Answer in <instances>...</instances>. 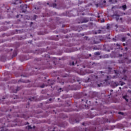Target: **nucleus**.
I'll return each instance as SVG.
<instances>
[{
	"instance_id": "obj_1",
	"label": "nucleus",
	"mask_w": 131,
	"mask_h": 131,
	"mask_svg": "<svg viewBox=\"0 0 131 131\" xmlns=\"http://www.w3.org/2000/svg\"><path fill=\"white\" fill-rule=\"evenodd\" d=\"M47 63L48 64H49V66H48L47 67H46V66L45 65H40V67L38 68H35V69H39V70H45V69H52V66H51L49 61H48Z\"/></svg>"
},
{
	"instance_id": "obj_2",
	"label": "nucleus",
	"mask_w": 131,
	"mask_h": 131,
	"mask_svg": "<svg viewBox=\"0 0 131 131\" xmlns=\"http://www.w3.org/2000/svg\"><path fill=\"white\" fill-rule=\"evenodd\" d=\"M101 41V39L99 36H95L94 38H92V40L91 41V43L92 45H96L97 43H100Z\"/></svg>"
},
{
	"instance_id": "obj_3",
	"label": "nucleus",
	"mask_w": 131,
	"mask_h": 131,
	"mask_svg": "<svg viewBox=\"0 0 131 131\" xmlns=\"http://www.w3.org/2000/svg\"><path fill=\"white\" fill-rule=\"evenodd\" d=\"M68 131H88L86 128H81L80 127H76L72 129H70Z\"/></svg>"
},
{
	"instance_id": "obj_4",
	"label": "nucleus",
	"mask_w": 131,
	"mask_h": 131,
	"mask_svg": "<svg viewBox=\"0 0 131 131\" xmlns=\"http://www.w3.org/2000/svg\"><path fill=\"white\" fill-rule=\"evenodd\" d=\"M98 78V77L97 76H96L95 75H92L91 77L88 79V81H93V82H97Z\"/></svg>"
},
{
	"instance_id": "obj_5",
	"label": "nucleus",
	"mask_w": 131,
	"mask_h": 131,
	"mask_svg": "<svg viewBox=\"0 0 131 131\" xmlns=\"http://www.w3.org/2000/svg\"><path fill=\"white\" fill-rule=\"evenodd\" d=\"M20 8L22 10L23 13H26V11H27V5L26 4L21 5L20 6Z\"/></svg>"
},
{
	"instance_id": "obj_6",
	"label": "nucleus",
	"mask_w": 131,
	"mask_h": 131,
	"mask_svg": "<svg viewBox=\"0 0 131 131\" xmlns=\"http://www.w3.org/2000/svg\"><path fill=\"white\" fill-rule=\"evenodd\" d=\"M113 18H114L116 19V21H118L119 20V17H120V15H119L117 13H115L112 16Z\"/></svg>"
},
{
	"instance_id": "obj_7",
	"label": "nucleus",
	"mask_w": 131,
	"mask_h": 131,
	"mask_svg": "<svg viewBox=\"0 0 131 131\" xmlns=\"http://www.w3.org/2000/svg\"><path fill=\"white\" fill-rule=\"evenodd\" d=\"M88 21L89 18L88 17H83L81 18L80 21H79L78 23H87Z\"/></svg>"
},
{
	"instance_id": "obj_8",
	"label": "nucleus",
	"mask_w": 131,
	"mask_h": 131,
	"mask_svg": "<svg viewBox=\"0 0 131 131\" xmlns=\"http://www.w3.org/2000/svg\"><path fill=\"white\" fill-rule=\"evenodd\" d=\"M29 100V101H37V99L36 98V97H31V98H26V101H27Z\"/></svg>"
},
{
	"instance_id": "obj_9",
	"label": "nucleus",
	"mask_w": 131,
	"mask_h": 131,
	"mask_svg": "<svg viewBox=\"0 0 131 131\" xmlns=\"http://www.w3.org/2000/svg\"><path fill=\"white\" fill-rule=\"evenodd\" d=\"M64 112H71L72 111H77L78 112V110L76 109V110H73L72 108H68L67 110H64Z\"/></svg>"
},
{
	"instance_id": "obj_10",
	"label": "nucleus",
	"mask_w": 131,
	"mask_h": 131,
	"mask_svg": "<svg viewBox=\"0 0 131 131\" xmlns=\"http://www.w3.org/2000/svg\"><path fill=\"white\" fill-rule=\"evenodd\" d=\"M69 122H70V123H72V124H74V123H78V122H79V120H78L77 119H75L74 120V121L72 122V120L70 119L69 120Z\"/></svg>"
},
{
	"instance_id": "obj_11",
	"label": "nucleus",
	"mask_w": 131,
	"mask_h": 131,
	"mask_svg": "<svg viewBox=\"0 0 131 131\" xmlns=\"http://www.w3.org/2000/svg\"><path fill=\"white\" fill-rule=\"evenodd\" d=\"M66 125H67V124H63V123H61V124H58V127H65V126H66Z\"/></svg>"
},
{
	"instance_id": "obj_12",
	"label": "nucleus",
	"mask_w": 131,
	"mask_h": 131,
	"mask_svg": "<svg viewBox=\"0 0 131 131\" xmlns=\"http://www.w3.org/2000/svg\"><path fill=\"white\" fill-rule=\"evenodd\" d=\"M89 116L90 118H94V116H96V113H91L90 115V114L88 115Z\"/></svg>"
},
{
	"instance_id": "obj_13",
	"label": "nucleus",
	"mask_w": 131,
	"mask_h": 131,
	"mask_svg": "<svg viewBox=\"0 0 131 131\" xmlns=\"http://www.w3.org/2000/svg\"><path fill=\"white\" fill-rule=\"evenodd\" d=\"M120 84H119L118 82H114L113 83V88H116V86H118V85H119Z\"/></svg>"
},
{
	"instance_id": "obj_14",
	"label": "nucleus",
	"mask_w": 131,
	"mask_h": 131,
	"mask_svg": "<svg viewBox=\"0 0 131 131\" xmlns=\"http://www.w3.org/2000/svg\"><path fill=\"white\" fill-rule=\"evenodd\" d=\"M1 128H2V129H1V131H9V129H7L6 128L4 127V126L1 127Z\"/></svg>"
},
{
	"instance_id": "obj_15",
	"label": "nucleus",
	"mask_w": 131,
	"mask_h": 131,
	"mask_svg": "<svg viewBox=\"0 0 131 131\" xmlns=\"http://www.w3.org/2000/svg\"><path fill=\"white\" fill-rule=\"evenodd\" d=\"M123 98L125 100L126 102H128V99H127V95H124L123 96Z\"/></svg>"
},
{
	"instance_id": "obj_16",
	"label": "nucleus",
	"mask_w": 131,
	"mask_h": 131,
	"mask_svg": "<svg viewBox=\"0 0 131 131\" xmlns=\"http://www.w3.org/2000/svg\"><path fill=\"white\" fill-rule=\"evenodd\" d=\"M20 90H21V88L17 87V89L13 91V93H17L18 92V91H20Z\"/></svg>"
},
{
	"instance_id": "obj_17",
	"label": "nucleus",
	"mask_w": 131,
	"mask_h": 131,
	"mask_svg": "<svg viewBox=\"0 0 131 131\" xmlns=\"http://www.w3.org/2000/svg\"><path fill=\"white\" fill-rule=\"evenodd\" d=\"M14 5H17V4H21V2H20V0H15V2H14Z\"/></svg>"
},
{
	"instance_id": "obj_18",
	"label": "nucleus",
	"mask_w": 131,
	"mask_h": 131,
	"mask_svg": "<svg viewBox=\"0 0 131 131\" xmlns=\"http://www.w3.org/2000/svg\"><path fill=\"white\" fill-rule=\"evenodd\" d=\"M122 79H123V80H127V76L126 75H124V76L123 77H122Z\"/></svg>"
},
{
	"instance_id": "obj_19",
	"label": "nucleus",
	"mask_w": 131,
	"mask_h": 131,
	"mask_svg": "<svg viewBox=\"0 0 131 131\" xmlns=\"http://www.w3.org/2000/svg\"><path fill=\"white\" fill-rule=\"evenodd\" d=\"M26 129H28V130H29V129H32V127H31V125H28V126L26 127Z\"/></svg>"
},
{
	"instance_id": "obj_20",
	"label": "nucleus",
	"mask_w": 131,
	"mask_h": 131,
	"mask_svg": "<svg viewBox=\"0 0 131 131\" xmlns=\"http://www.w3.org/2000/svg\"><path fill=\"white\" fill-rule=\"evenodd\" d=\"M17 56V51H14L13 54L12 55V58Z\"/></svg>"
},
{
	"instance_id": "obj_21",
	"label": "nucleus",
	"mask_w": 131,
	"mask_h": 131,
	"mask_svg": "<svg viewBox=\"0 0 131 131\" xmlns=\"http://www.w3.org/2000/svg\"><path fill=\"white\" fill-rule=\"evenodd\" d=\"M122 8L124 11H125L126 10V5H123Z\"/></svg>"
},
{
	"instance_id": "obj_22",
	"label": "nucleus",
	"mask_w": 131,
	"mask_h": 131,
	"mask_svg": "<svg viewBox=\"0 0 131 131\" xmlns=\"http://www.w3.org/2000/svg\"><path fill=\"white\" fill-rule=\"evenodd\" d=\"M50 7H53V8H56L57 7V4L55 3H53Z\"/></svg>"
},
{
	"instance_id": "obj_23",
	"label": "nucleus",
	"mask_w": 131,
	"mask_h": 131,
	"mask_svg": "<svg viewBox=\"0 0 131 131\" xmlns=\"http://www.w3.org/2000/svg\"><path fill=\"white\" fill-rule=\"evenodd\" d=\"M23 118H25V119H28L29 118V117L28 116H25V115H23Z\"/></svg>"
},
{
	"instance_id": "obj_24",
	"label": "nucleus",
	"mask_w": 131,
	"mask_h": 131,
	"mask_svg": "<svg viewBox=\"0 0 131 131\" xmlns=\"http://www.w3.org/2000/svg\"><path fill=\"white\" fill-rule=\"evenodd\" d=\"M100 53L99 52H97L94 53V55L95 56H100Z\"/></svg>"
},
{
	"instance_id": "obj_25",
	"label": "nucleus",
	"mask_w": 131,
	"mask_h": 131,
	"mask_svg": "<svg viewBox=\"0 0 131 131\" xmlns=\"http://www.w3.org/2000/svg\"><path fill=\"white\" fill-rule=\"evenodd\" d=\"M119 82L121 83H120V85H121L122 86V85H124V84H125V82H122V81H120Z\"/></svg>"
},
{
	"instance_id": "obj_26",
	"label": "nucleus",
	"mask_w": 131,
	"mask_h": 131,
	"mask_svg": "<svg viewBox=\"0 0 131 131\" xmlns=\"http://www.w3.org/2000/svg\"><path fill=\"white\" fill-rule=\"evenodd\" d=\"M45 58H47L48 59H50L51 57H50V55L46 54L45 56Z\"/></svg>"
},
{
	"instance_id": "obj_27",
	"label": "nucleus",
	"mask_w": 131,
	"mask_h": 131,
	"mask_svg": "<svg viewBox=\"0 0 131 131\" xmlns=\"http://www.w3.org/2000/svg\"><path fill=\"white\" fill-rule=\"evenodd\" d=\"M75 63H74V61H73L72 62H70V66H74Z\"/></svg>"
},
{
	"instance_id": "obj_28",
	"label": "nucleus",
	"mask_w": 131,
	"mask_h": 131,
	"mask_svg": "<svg viewBox=\"0 0 131 131\" xmlns=\"http://www.w3.org/2000/svg\"><path fill=\"white\" fill-rule=\"evenodd\" d=\"M20 82H25V81L23 80L22 79H20L18 80V83Z\"/></svg>"
},
{
	"instance_id": "obj_29",
	"label": "nucleus",
	"mask_w": 131,
	"mask_h": 131,
	"mask_svg": "<svg viewBox=\"0 0 131 131\" xmlns=\"http://www.w3.org/2000/svg\"><path fill=\"white\" fill-rule=\"evenodd\" d=\"M114 71H115V73L116 74V76H117V75H118V71L114 70Z\"/></svg>"
},
{
	"instance_id": "obj_30",
	"label": "nucleus",
	"mask_w": 131,
	"mask_h": 131,
	"mask_svg": "<svg viewBox=\"0 0 131 131\" xmlns=\"http://www.w3.org/2000/svg\"><path fill=\"white\" fill-rule=\"evenodd\" d=\"M36 18H37V15H34L33 17V20H35V19H36Z\"/></svg>"
},
{
	"instance_id": "obj_31",
	"label": "nucleus",
	"mask_w": 131,
	"mask_h": 131,
	"mask_svg": "<svg viewBox=\"0 0 131 131\" xmlns=\"http://www.w3.org/2000/svg\"><path fill=\"white\" fill-rule=\"evenodd\" d=\"M81 101L82 102H83V101H84L85 102L86 104V103H88V100H86V99H81Z\"/></svg>"
},
{
	"instance_id": "obj_32",
	"label": "nucleus",
	"mask_w": 131,
	"mask_h": 131,
	"mask_svg": "<svg viewBox=\"0 0 131 131\" xmlns=\"http://www.w3.org/2000/svg\"><path fill=\"white\" fill-rule=\"evenodd\" d=\"M122 41H125V37L122 38Z\"/></svg>"
},
{
	"instance_id": "obj_33",
	"label": "nucleus",
	"mask_w": 131,
	"mask_h": 131,
	"mask_svg": "<svg viewBox=\"0 0 131 131\" xmlns=\"http://www.w3.org/2000/svg\"><path fill=\"white\" fill-rule=\"evenodd\" d=\"M118 114H121V115H123V113L121 112H118Z\"/></svg>"
},
{
	"instance_id": "obj_34",
	"label": "nucleus",
	"mask_w": 131,
	"mask_h": 131,
	"mask_svg": "<svg viewBox=\"0 0 131 131\" xmlns=\"http://www.w3.org/2000/svg\"><path fill=\"white\" fill-rule=\"evenodd\" d=\"M97 85L98 87L102 86V83H101L100 84H98Z\"/></svg>"
},
{
	"instance_id": "obj_35",
	"label": "nucleus",
	"mask_w": 131,
	"mask_h": 131,
	"mask_svg": "<svg viewBox=\"0 0 131 131\" xmlns=\"http://www.w3.org/2000/svg\"><path fill=\"white\" fill-rule=\"evenodd\" d=\"M125 72H126V70L125 69L123 70V73H125Z\"/></svg>"
},
{
	"instance_id": "obj_36",
	"label": "nucleus",
	"mask_w": 131,
	"mask_h": 131,
	"mask_svg": "<svg viewBox=\"0 0 131 131\" xmlns=\"http://www.w3.org/2000/svg\"><path fill=\"white\" fill-rule=\"evenodd\" d=\"M105 22V20H104V19H102V20H101V23H103Z\"/></svg>"
},
{
	"instance_id": "obj_37",
	"label": "nucleus",
	"mask_w": 131,
	"mask_h": 131,
	"mask_svg": "<svg viewBox=\"0 0 131 131\" xmlns=\"http://www.w3.org/2000/svg\"><path fill=\"white\" fill-rule=\"evenodd\" d=\"M127 64H129V63H131V60H129L128 62H127Z\"/></svg>"
},
{
	"instance_id": "obj_38",
	"label": "nucleus",
	"mask_w": 131,
	"mask_h": 131,
	"mask_svg": "<svg viewBox=\"0 0 131 131\" xmlns=\"http://www.w3.org/2000/svg\"><path fill=\"white\" fill-rule=\"evenodd\" d=\"M40 88H45V84L41 85Z\"/></svg>"
},
{
	"instance_id": "obj_39",
	"label": "nucleus",
	"mask_w": 131,
	"mask_h": 131,
	"mask_svg": "<svg viewBox=\"0 0 131 131\" xmlns=\"http://www.w3.org/2000/svg\"><path fill=\"white\" fill-rule=\"evenodd\" d=\"M15 125H17V124H13V125H12L11 126H12V127H13V126H15Z\"/></svg>"
},
{
	"instance_id": "obj_40",
	"label": "nucleus",
	"mask_w": 131,
	"mask_h": 131,
	"mask_svg": "<svg viewBox=\"0 0 131 131\" xmlns=\"http://www.w3.org/2000/svg\"><path fill=\"white\" fill-rule=\"evenodd\" d=\"M63 77H67L68 76V75H66L65 76H62Z\"/></svg>"
},
{
	"instance_id": "obj_41",
	"label": "nucleus",
	"mask_w": 131,
	"mask_h": 131,
	"mask_svg": "<svg viewBox=\"0 0 131 131\" xmlns=\"http://www.w3.org/2000/svg\"><path fill=\"white\" fill-rule=\"evenodd\" d=\"M60 91H62V88H59V89L58 90V92H60Z\"/></svg>"
},
{
	"instance_id": "obj_42",
	"label": "nucleus",
	"mask_w": 131,
	"mask_h": 131,
	"mask_svg": "<svg viewBox=\"0 0 131 131\" xmlns=\"http://www.w3.org/2000/svg\"><path fill=\"white\" fill-rule=\"evenodd\" d=\"M94 50H98V48H96V47H94Z\"/></svg>"
},
{
	"instance_id": "obj_43",
	"label": "nucleus",
	"mask_w": 131,
	"mask_h": 131,
	"mask_svg": "<svg viewBox=\"0 0 131 131\" xmlns=\"http://www.w3.org/2000/svg\"><path fill=\"white\" fill-rule=\"evenodd\" d=\"M82 125L84 126V125H85V123H82Z\"/></svg>"
},
{
	"instance_id": "obj_44",
	"label": "nucleus",
	"mask_w": 131,
	"mask_h": 131,
	"mask_svg": "<svg viewBox=\"0 0 131 131\" xmlns=\"http://www.w3.org/2000/svg\"><path fill=\"white\" fill-rule=\"evenodd\" d=\"M119 56L120 57H122V54H119Z\"/></svg>"
},
{
	"instance_id": "obj_45",
	"label": "nucleus",
	"mask_w": 131,
	"mask_h": 131,
	"mask_svg": "<svg viewBox=\"0 0 131 131\" xmlns=\"http://www.w3.org/2000/svg\"><path fill=\"white\" fill-rule=\"evenodd\" d=\"M119 63H123V61H121V60H120Z\"/></svg>"
},
{
	"instance_id": "obj_46",
	"label": "nucleus",
	"mask_w": 131,
	"mask_h": 131,
	"mask_svg": "<svg viewBox=\"0 0 131 131\" xmlns=\"http://www.w3.org/2000/svg\"><path fill=\"white\" fill-rule=\"evenodd\" d=\"M16 18H19V15H16Z\"/></svg>"
},
{
	"instance_id": "obj_47",
	"label": "nucleus",
	"mask_w": 131,
	"mask_h": 131,
	"mask_svg": "<svg viewBox=\"0 0 131 131\" xmlns=\"http://www.w3.org/2000/svg\"><path fill=\"white\" fill-rule=\"evenodd\" d=\"M123 46H124V47H125V43H123Z\"/></svg>"
},
{
	"instance_id": "obj_48",
	"label": "nucleus",
	"mask_w": 131,
	"mask_h": 131,
	"mask_svg": "<svg viewBox=\"0 0 131 131\" xmlns=\"http://www.w3.org/2000/svg\"><path fill=\"white\" fill-rule=\"evenodd\" d=\"M115 27L117 28V27H118V25H115Z\"/></svg>"
},
{
	"instance_id": "obj_49",
	"label": "nucleus",
	"mask_w": 131,
	"mask_h": 131,
	"mask_svg": "<svg viewBox=\"0 0 131 131\" xmlns=\"http://www.w3.org/2000/svg\"><path fill=\"white\" fill-rule=\"evenodd\" d=\"M33 24V23H32V22H31V24H30V25H32Z\"/></svg>"
},
{
	"instance_id": "obj_50",
	"label": "nucleus",
	"mask_w": 131,
	"mask_h": 131,
	"mask_svg": "<svg viewBox=\"0 0 131 131\" xmlns=\"http://www.w3.org/2000/svg\"><path fill=\"white\" fill-rule=\"evenodd\" d=\"M84 107H85V108H86V105L85 104V105H84Z\"/></svg>"
},
{
	"instance_id": "obj_51",
	"label": "nucleus",
	"mask_w": 131,
	"mask_h": 131,
	"mask_svg": "<svg viewBox=\"0 0 131 131\" xmlns=\"http://www.w3.org/2000/svg\"><path fill=\"white\" fill-rule=\"evenodd\" d=\"M21 62H23V61H24V60H21V59H20Z\"/></svg>"
},
{
	"instance_id": "obj_52",
	"label": "nucleus",
	"mask_w": 131,
	"mask_h": 131,
	"mask_svg": "<svg viewBox=\"0 0 131 131\" xmlns=\"http://www.w3.org/2000/svg\"><path fill=\"white\" fill-rule=\"evenodd\" d=\"M33 128H34V129L35 128V126H33Z\"/></svg>"
},
{
	"instance_id": "obj_53",
	"label": "nucleus",
	"mask_w": 131,
	"mask_h": 131,
	"mask_svg": "<svg viewBox=\"0 0 131 131\" xmlns=\"http://www.w3.org/2000/svg\"><path fill=\"white\" fill-rule=\"evenodd\" d=\"M117 47H119V43H117Z\"/></svg>"
},
{
	"instance_id": "obj_54",
	"label": "nucleus",
	"mask_w": 131,
	"mask_h": 131,
	"mask_svg": "<svg viewBox=\"0 0 131 131\" xmlns=\"http://www.w3.org/2000/svg\"><path fill=\"white\" fill-rule=\"evenodd\" d=\"M26 124H29V123L28 122L26 123Z\"/></svg>"
},
{
	"instance_id": "obj_55",
	"label": "nucleus",
	"mask_w": 131,
	"mask_h": 131,
	"mask_svg": "<svg viewBox=\"0 0 131 131\" xmlns=\"http://www.w3.org/2000/svg\"><path fill=\"white\" fill-rule=\"evenodd\" d=\"M120 21H121L122 20V18H120Z\"/></svg>"
},
{
	"instance_id": "obj_56",
	"label": "nucleus",
	"mask_w": 131,
	"mask_h": 131,
	"mask_svg": "<svg viewBox=\"0 0 131 131\" xmlns=\"http://www.w3.org/2000/svg\"><path fill=\"white\" fill-rule=\"evenodd\" d=\"M110 3H111L112 2V0H109Z\"/></svg>"
},
{
	"instance_id": "obj_57",
	"label": "nucleus",
	"mask_w": 131,
	"mask_h": 131,
	"mask_svg": "<svg viewBox=\"0 0 131 131\" xmlns=\"http://www.w3.org/2000/svg\"><path fill=\"white\" fill-rule=\"evenodd\" d=\"M41 93H42V94H43V90H42V91H41Z\"/></svg>"
},
{
	"instance_id": "obj_58",
	"label": "nucleus",
	"mask_w": 131,
	"mask_h": 131,
	"mask_svg": "<svg viewBox=\"0 0 131 131\" xmlns=\"http://www.w3.org/2000/svg\"><path fill=\"white\" fill-rule=\"evenodd\" d=\"M125 50L127 51V48H125Z\"/></svg>"
},
{
	"instance_id": "obj_59",
	"label": "nucleus",
	"mask_w": 131,
	"mask_h": 131,
	"mask_svg": "<svg viewBox=\"0 0 131 131\" xmlns=\"http://www.w3.org/2000/svg\"><path fill=\"white\" fill-rule=\"evenodd\" d=\"M15 76L16 77H18V76H19L18 75H15Z\"/></svg>"
},
{
	"instance_id": "obj_60",
	"label": "nucleus",
	"mask_w": 131,
	"mask_h": 131,
	"mask_svg": "<svg viewBox=\"0 0 131 131\" xmlns=\"http://www.w3.org/2000/svg\"><path fill=\"white\" fill-rule=\"evenodd\" d=\"M21 76H23L24 77H25V76L21 75Z\"/></svg>"
},
{
	"instance_id": "obj_61",
	"label": "nucleus",
	"mask_w": 131,
	"mask_h": 131,
	"mask_svg": "<svg viewBox=\"0 0 131 131\" xmlns=\"http://www.w3.org/2000/svg\"><path fill=\"white\" fill-rule=\"evenodd\" d=\"M119 90H121V87L119 88Z\"/></svg>"
},
{
	"instance_id": "obj_62",
	"label": "nucleus",
	"mask_w": 131,
	"mask_h": 131,
	"mask_svg": "<svg viewBox=\"0 0 131 131\" xmlns=\"http://www.w3.org/2000/svg\"><path fill=\"white\" fill-rule=\"evenodd\" d=\"M10 116H11V115H8V117H10Z\"/></svg>"
},
{
	"instance_id": "obj_63",
	"label": "nucleus",
	"mask_w": 131,
	"mask_h": 131,
	"mask_svg": "<svg viewBox=\"0 0 131 131\" xmlns=\"http://www.w3.org/2000/svg\"><path fill=\"white\" fill-rule=\"evenodd\" d=\"M111 92L112 93V92H113V90H111Z\"/></svg>"
},
{
	"instance_id": "obj_64",
	"label": "nucleus",
	"mask_w": 131,
	"mask_h": 131,
	"mask_svg": "<svg viewBox=\"0 0 131 131\" xmlns=\"http://www.w3.org/2000/svg\"><path fill=\"white\" fill-rule=\"evenodd\" d=\"M98 18H100V16L99 15H98Z\"/></svg>"
}]
</instances>
